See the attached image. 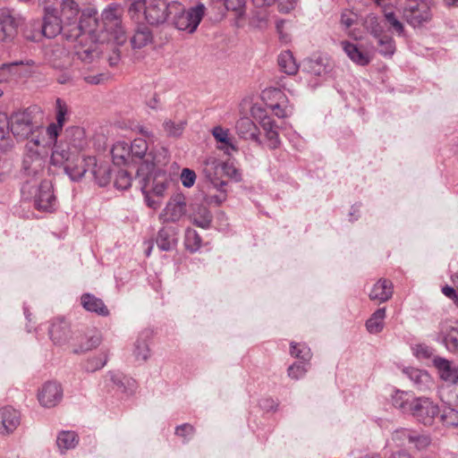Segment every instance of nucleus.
I'll use <instances>...</instances> for the list:
<instances>
[{
	"instance_id": "nucleus-1",
	"label": "nucleus",
	"mask_w": 458,
	"mask_h": 458,
	"mask_svg": "<svg viewBox=\"0 0 458 458\" xmlns=\"http://www.w3.org/2000/svg\"><path fill=\"white\" fill-rule=\"evenodd\" d=\"M110 152L114 163H140L136 180L143 192L156 170L168 162V151L163 145H112Z\"/></svg>"
},
{
	"instance_id": "nucleus-2",
	"label": "nucleus",
	"mask_w": 458,
	"mask_h": 458,
	"mask_svg": "<svg viewBox=\"0 0 458 458\" xmlns=\"http://www.w3.org/2000/svg\"><path fill=\"white\" fill-rule=\"evenodd\" d=\"M237 151V145H217L216 150L205 159L203 173L216 190H222L227 184L220 178L222 173L235 182L242 180L240 171L230 162V157Z\"/></svg>"
},
{
	"instance_id": "nucleus-3",
	"label": "nucleus",
	"mask_w": 458,
	"mask_h": 458,
	"mask_svg": "<svg viewBox=\"0 0 458 458\" xmlns=\"http://www.w3.org/2000/svg\"><path fill=\"white\" fill-rule=\"evenodd\" d=\"M84 157L80 156L76 145H53L50 163L53 165L64 166L65 174L72 181H79L87 173L82 165Z\"/></svg>"
},
{
	"instance_id": "nucleus-4",
	"label": "nucleus",
	"mask_w": 458,
	"mask_h": 458,
	"mask_svg": "<svg viewBox=\"0 0 458 458\" xmlns=\"http://www.w3.org/2000/svg\"><path fill=\"white\" fill-rule=\"evenodd\" d=\"M181 10L182 4L178 1L164 2L161 0H137L129 7V13L132 18L143 11L146 21L151 25L165 22L174 10Z\"/></svg>"
},
{
	"instance_id": "nucleus-5",
	"label": "nucleus",
	"mask_w": 458,
	"mask_h": 458,
	"mask_svg": "<svg viewBox=\"0 0 458 458\" xmlns=\"http://www.w3.org/2000/svg\"><path fill=\"white\" fill-rule=\"evenodd\" d=\"M61 13L67 21V26L71 27L68 32H64V36L68 39H77L83 34L94 30L96 19L89 12L88 13L82 12L78 23L76 22L80 13V6L74 0H62Z\"/></svg>"
},
{
	"instance_id": "nucleus-6",
	"label": "nucleus",
	"mask_w": 458,
	"mask_h": 458,
	"mask_svg": "<svg viewBox=\"0 0 458 458\" xmlns=\"http://www.w3.org/2000/svg\"><path fill=\"white\" fill-rule=\"evenodd\" d=\"M21 192L24 199L33 200L34 207L39 211L52 212L56 208V198L50 181H43L38 187L26 182Z\"/></svg>"
},
{
	"instance_id": "nucleus-7",
	"label": "nucleus",
	"mask_w": 458,
	"mask_h": 458,
	"mask_svg": "<svg viewBox=\"0 0 458 458\" xmlns=\"http://www.w3.org/2000/svg\"><path fill=\"white\" fill-rule=\"evenodd\" d=\"M39 111V107L32 106L12 114L9 126L17 140L28 139L30 134L34 133L35 130L40 128L34 121L35 114Z\"/></svg>"
},
{
	"instance_id": "nucleus-8",
	"label": "nucleus",
	"mask_w": 458,
	"mask_h": 458,
	"mask_svg": "<svg viewBox=\"0 0 458 458\" xmlns=\"http://www.w3.org/2000/svg\"><path fill=\"white\" fill-rule=\"evenodd\" d=\"M204 13L205 6L203 4H199L187 11L182 4V9L174 10V14L171 17L177 30L192 33L197 30Z\"/></svg>"
},
{
	"instance_id": "nucleus-9",
	"label": "nucleus",
	"mask_w": 458,
	"mask_h": 458,
	"mask_svg": "<svg viewBox=\"0 0 458 458\" xmlns=\"http://www.w3.org/2000/svg\"><path fill=\"white\" fill-rule=\"evenodd\" d=\"M48 149L45 145H30L27 148L22 159L21 172L27 176H36L45 167Z\"/></svg>"
},
{
	"instance_id": "nucleus-10",
	"label": "nucleus",
	"mask_w": 458,
	"mask_h": 458,
	"mask_svg": "<svg viewBox=\"0 0 458 458\" xmlns=\"http://www.w3.org/2000/svg\"><path fill=\"white\" fill-rule=\"evenodd\" d=\"M417 421L430 426L433 424L436 417L440 413L437 404L428 397H417L413 399V403L410 412Z\"/></svg>"
},
{
	"instance_id": "nucleus-11",
	"label": "nucleus",
	"mask_w": 458,
	"mask_h": 458,
	"mask_svg": "<svg viewBox=\"0 0 458 458\" xmlns=\"http://www.w3.org/2000/svg\"><path fill=\"white\" fill-rule=\"evenodd\" d=\"M401 9L404 20L413 28L421 26L430 19V10L423 2L411 0L401 4Z\"/></svg>"
},
{
	"instance_id": "nucleus-12",
	"label": "nucleus",
	"mask_w": 458,
	"mask_h": 458,
	"mask_svg": "<svg viewBox=\"0 0 458 458\" xmlns=\"http://www.w3.org/2000/svg\"><path fill=\"white\" fill-rule=\"evenodd\" d=\"M262 98L264 100H275V102L267 103V106L278 118H285L293 114V106L289 104V100L284 92L276 88L267 89L263 91Z\"/></svg>"
},
{
	"instance_id": "nucleus-13",
	"label": "nucleus",
	"mask_w": 458,
	"mask_h": 458,
	"mask_svg": "<svg viewBox=\"0 0 458 458\" xmlns=\"http://www.w3.org/2000/svg\"><path fill=\"white\" fill-rule=\"evenodd\" d=\"M186 212L185 197L182 193L173 195L159 215L163 223L177 222Z\"/></svg>"
},
{
	"instance_id": "nucleus-14",
	"label": "nucleus",
	"mask_w": 458,
	"mask_h": 458,
	"mask_svg": "<svg viewBox=\"0 0 458 458\" xmlns=\"http://www.w3.org/2000/svg\"><path fill=\"white\" fill-rule=\"evenodd\" d=\"M62 399L63 388L57 382L49 381L45 383L38 393V400L45 408L56 406Z\"/></svg>"
},
{
	"instance_id": "nucleus-15",
	"label": "nucleus",
	"mask_w": 458,
	"mask_h": 458,
	"mask_svg": "<svg viewBox=\"0 0 458 458\" xmlns=\"http://www.w3.org/2000/svg\"><path fill=\"white\" fill-rule=\"evenodd\" d=\"M19 24L20 17L16 16L13 10L2 8L0 10V40H12L17 33Z\"/></svg>"
},
{
	"instance_id": "nucleus-16",
	"label": "nucleus",
	"mask_w": 458,
	"mask_h": 458,
	"mask_svg": "<svg viewBox=\"0 0 458 458\" xmlns=\"http://www.w3.org/2000/svg\"><path fill=\"white\" fill-rule=\"evenodd\" d=\"M87 172H90L96 182L104 187L110 182L111 180V167L107 163H98L95 157H84L82 164Z\"/></svg>"
},
{
	"instance_id": "nucleus-17",
	"label": "nucleus",
	"mask_w": 458,
	"mask_h": 458,
	"mask_svg": "<svg viewBox=\"0 0 458 458\" xmlns=\"http://www.w3.org/2000/svg\"><path fill=\"white\" fill-rule=\"evenodd\" d=\"M21 416L18 411L4 406L0 409V435L7 436L12 434L20 425Z\"/></svg>"
},
{
	"instance_id": "nucleus-18",
	"label": "nucleus",
	"mask_w": 458,
	"mask_h": 458,
	"mask_svg": "<svg viewBox=\"0 0 458 458\" xmlns=\"http://www.w3.org/2000/svg\"><path fill=\"white\" fill-rule=\"evenodd\" d=\"M49 336L55 344L63 345L67 344L72 338L69 323L63 318L54 320L49 328Z\"/></svg>"
},
{
	"instance_id": "nucleus-19",
	"label": "nucleus",
	"mask_w": 458,
	"mask_h": 458,
	"mask_svg": "<svg viewBox=\"0 0 458 458\" xmlns=\"http://www.w3.org/2000/svg\"><path fill=\"white\" fill-rule=\"evenodd\" d=\"M84 35L79 38V44L74 47V55L82 63L89 64L94 63L99 57V51L98 45L92 41L89 44H82Z\"/></svg>"
},
{
	"instance_id": "nucleus-20",
	"label": "nucleus",
	"mask_w": 458,
	"mask_h": 458,
	"mask_svg": "<svg viewBox=\"0 0 458 458\" xmlns=\"http://www.w3.org/2000/svg\"><path fill=\"white\" fill-rule=\"evenodd\" d=\"M122 9L117 4H111L102 12V19L107 29H114L116 34L123 32L122 29Z\"/></svg>"
},
{
	"instance_id": "nucleus-21",
	"label": "nucleus",
	"mask_w": 458,
	"mask_h": 458,
	"mask_svg": "<svg viewBox=\"0 0 458 458\" xmlns=\"http://www.w3.org/2000/svg\"><path fill=\"white\" fill-rule=\"evenodd\" d=\"M62 31L66 32L59 13L43 15L41 32L46 38H55Z\"/></svg>"
},
{
	"instance_id": "nucleus-22",
	"label": "nucleus",
	"mask_w": 458,
	"mask_h": 458,
	"mask_svg": "<svg viewBox=\"0 0 458 458\" xmlns=\"http://www.w3.org/2000/svg\"><path fill=\"white\" fill-rule=\"evenodd\" d=\"M152 337V331L149 329L142 330L134 344L133 355L139 361H146L150 356L149 340Z\"/></svg>"
},
{
	"instance_id": "nucleus-23",
	"label": "nucleus",
	"mask_w": 458,
	"mask_h": 458,
	"mask_svg": "<svg viewBox=\"0 0 458 458\" xmlns=\"http://www.w3.org/2000/svg\"><path fill=\"white\" fill-rule=\"evenodd\" d=\"M210 4L217 7H223L225 11L233 12L235 16V24L240 26V21L246 14V0H209Z\"/></svg>"
},
{
	"instance_id": "nucleus-24",
	"label": "nucleus",
	"mask_w": 458,
	"mask_h": 458,
	"mask_svg": "<svg viewBox=\"0 0 458 458\" xmlns=\"http://www.w3.org/2000/svg\"><path fill=\"white\" fill-rule=\"evenodd\" d=\"M236 132L242 140H253L259 142V130L250 118H241L236 123Z\"/></svg>"
},
{
	"instance_id": "nucleus-25",
	"label": "nucleus",
	"mask_w": 458,
	"mask_h": 458,
	"mask_svg": "<svg viewBox=\"0 0 458 458\" xmlns=\"http://www.w3.org/2000/svg\"><path fill=\"white\" fill-rule=\"evenodd\" d=\"M393 295V284L387 279H379L372 287L369 299L379 303L388 301Z\"/></svg>"
},
{
	"instance_id": "nucleus-26",
	"label": "nucleus",
	"mask_w": 458,
	"mask_h": 458,
	"mask_svg": "<svg viewBox=\"0 0 458 458\" xmlns=\"http://www.w3.org/2000/svg\"><path fill=\"white\" fill-rule=\"evenodd\" d=\"M341 46L344 53L354 64L366 66L370 63V56L366 52L360 50L356 44L344 40L341 42Z\"/></svg>"
},
{
	"instance_id": "nucleus-27",
	"label": "nucleus",
	"mask_w": 458,
	"mask_h": 458,
	"mask_svg": "<svg viewBox=\"0 0 458 458\" xmlns=\"http://www.w3.org/2000/svg\"><path fill=\"white\" fill-rule=\"evenodd\" d=\"M433 363L438 369L440 377L443 380L452 384H455L458 381V372L455 369L452 368L449 360L441 357H435Z\"/></svg>"
},
{
	"instance_id": "nucleus-28",
	"label": "nucleus",
	"mask_w": 458,
	"mask_h": 458,
	"mask_svg": "<svg viewBox=\"0 0 458 458\" xmlns=\"http://www.w3.org/2000/svg\"><path fill=\"white\" fill-rule=\"evenodd\" d=\"M81 305L86 310L95 312L100 316H107L109 314L108 309L103 301L95 295L85 293L81 296Z\"/></svg>"
},
{
	"instance_id": "nucleus-29",
	"label": "nucleus",
	"mask_w": 458,
	"mask_h": 458,
	"mask_svg": "<svg viewBox=\"0 0 458 458\" xmlns=\"http://www.w3.org/2000/svg\"><path fill=\"white\" fill-rule=\"evenodd\" d=\"M45 55L54 67L60 68L63 65V59L68 56V51L64 46L54 44L46 48Z\"/></svg>"
},
{
	"instance_id": "nucleus-30",
	"label": "nucleus",
	"mask_w": 458,
	"mask_h": 458,
	"mask_svg": "<svg viewBox=\"0 0 458 458\" xmlns=\"http://www.w3.org/2000/svg\"><path fill=\"white\" fill-rule=\"evenodd\" d=\"M212 215L205 206H198L191 215L192 223L202 229H208L212 223Z\"/></svg>"
},
{
	"instance_id": "nucleus-31",
	"label": "nucleus",
	"mask_w": 458,
	"mask_h": 458,
	"mask_svg": "<svg viewBox=\"0 0 458 458\" xmlns=\"http://www.w3.org/2000/svg\"><path fill=\"white\" fill-rule=\"evenodd\" d=\"M157 245L164 251L171 250L176 244V239L172 228H162L157 236Z\"/></svg>"
},
{
	"instance_id": "nucleus-32",
	"label": "nucleus",
	"mask_w": 458,
	"mask_h": 458,
	"mask_svg": "<svg viewBox=\"0 0 458 458\" xmlns=\"http://www.w3.org/2000/svg\"><path fill=\"white\" fill-rule=\"evenodd\" d=\"M259 118V123L265 132L267 140L274 143H280L278 128L276 122L267 114L260 115Z\"/></svg>"
},
{
	"instance_id": "nucleus-33",
	"label": "nucleus",
	"mask_w": 458,
	"mask_h": 458,
	"mask_svg": "<svg viewBox=\"0 0 458 458\" xmlns=\"http://www.w3.org/2000/svg\"><path fill=\"white\" fill-rule=\"evenodd\" d=\"M78 443L79 438L74 431H62L58 434L56 438V445L61 453L75 448Z\"/></svg>"
},
{
	"instance_id": "nucleus-34",
	"label": "nucleus",
	"mask_w": 458,
	"mask_h": 458,
	"mask_svg": "<svg viewBox=\"0 0 458 458\" xmlns=\"http://www.w3.org/2000/svg\"><path fill=\"white\" fill-rule=\"evenodd\" d=\"M415 398L407 392L397 390L392 396V403L403 412L409 413Z\"/></svg>"
},
{
	"instance_id": "nucleus-35",
	"label": "nucleus",
	"mask_w": 458,
	"mask_h": 458,
	"mask_svg": "<svg viewBox=\"0 0 458 458\" xmlns=\"http://www.w3.org/2000/svg\"><path fill=\"white\" fill-rule=\"evenodd\" d=\"M152 41V33L147 26H139L131 38L133 48H142Z\"/></svg>"
},
{
	"instance_id": "nucleus-36",
	"label": "nucleus",
	"mask_w": 458,
	"mask_h": 458,
	"mask_svg": "<svg viewBox=\"0 0 458 458\" xmlns=\"http://www.w3.org/2000/svg\"><path fill=\"white\" fill-rule=\"evenodd\" d=\"M35 62L31 59L3 64L0 65V74L3 75V78L0 79V81H7L12 75L18 73V71L16 70L17 67L22 65L33 66Z\"/></svg>"
},
{
	"instance_id": "nucleus-37",
	"label": "nucleus",
	"mask_w": 458,
	"mask_h": 458,
	"mask_svg": "<svg viewBox=\"0 0 458 458\" xmlns=\"http://www.w3.org/2000/svg\"><path fill=\"white\" fill-rule=\"evenodd\" d=\"M386 308L377 309L366 322L367 330L370 334H377L384 328Z\"/></svg>"
},
{
	"instance_id": "nucleus-38",
	"label": "nucleus",
	"mask_w": 458,
	"mask_h": 458,
	"mask_svg": "<svg viewBox=\"0 0 458 458\" xmlns=\"http://www.w3.org/2000/svg\"><path fill=\"white\" fill-rule=\"evenodd\" d=\"M278 65L282 72L288 75L295 74L298 71V64L289 50L284 51L278 55Z\"/></svg>"
},
{
	"instance_id": "nucleus-39",
	"label": "nucleus",
	"mask_w": 458,
	"mask_h": 458,
	"mask_svg": "<svg viewBox=\"0 0 458 458\" xmlns=\"http://www.w3.org/2000/svg\"><path fill=\"white\" fill-rule=\"evenodd\" d=\"M444 335V343L446 348L451 352L458 351V329L451 325L442 327Z\"/></svg>"
},
{
	"instance_id": "nucleus-40",
	"label": "nucleus",
	"mask_w": 458,
	"mask_h": 458,
	"mask_svg": "<svg viewBox=\"0 0 458 458\" xmlns=\"http://www.w3.org/2000/svg\"><path fill=\"white\" fill-rule=\"evenodd\" d=\"M186 124L185 120L173 121L166 119L163 123V129L168 137L176 139L182 134Z\"/></svg>"
},
{
	"instance_id": "nucleus-41",
	"label": "nucleus",
	"mask_w": 458,
	"mask_h": 458,
	"mask_svg": "<svg viewBox=\"0 0 458 458\" xmlns=\"http://www.w3.org/2000/svg\"><path fill=\"white\" fill-rule=\"evenodd\" d=\"M363 25L367 31L375 38H378L384 35V27L379 22L377 16L374 13H369L366 16Z\"/></svg>"
},
{
	"instance_id": "nucleus-42",
	"label": "nucleus",
	"mask_w": 458,
	"mask_h": 458,
	"mask_svg": "<svg viewBox=\"0 0 458 458\" xmlns=\"http://www.w3.org/2000/svg\"><path fill=\"white\" fill-rule=\"evenodd\" d=\"M290 354L305 362H310L312 358V352L307 344L294 342L290 344Z\"/></svg>"
},
{
	"instance_id": "nucleus-43",
	"label": "nucleus",
	"mask_w": 458,
	"mask_h": 458,
	"mask_svg": "<svg viewBox=\"0 0 458 458\" xmlns=\"http://www.w3.org/2000/svg\"><path fill=\"white\" fill-rule=\"evenodd\" d=\"M412 440V430L408 428H398L392 433L391 441L398 447H411Z\"/></svg>"
},
{
	"instance_id": "nucleus-44",
	"label": "nucleus",
	"mask_w": 458,
	"mask_h": 458,
	"mask_svg": "<svg viewBox=\"0 0 458 458\" xmlns=\"http://www.w3.org/2000/svg\"><path fill=\"white\" fill-rule=\"evenodd\" d=\"M379 46V54L385 57L391 58L396 50L394 39L388 35H382L377 38Z\"/></svg>"
},
{
	"instance_id": "nucleus-45",
	"label": "nucleus",
	"mask_w": 458,
	"mask_h": 458,
	"mask_svg": "<svg viewBox=\"0 0 458 458\" xmlns=\"http://www.w3.org/2000/svg\"><path fill=\"white\" fill-rule=\"evenodd\" d=\"M310 365V362H305L302 360L294 362L287 369L288 377L294 380L302 378L309 370Z\"/></svg>"
},
{
	"instance_id": "nucleus-46",
	"label": "nucleus",
	"mask_w": 458,
	"mask_h": 458,
	"mask_svg": "<svg viewBox=\"0 0 458 458\" xmlns=\"http://www.w3.org/2000/svg\"><path fill=\"white\" fill-rule=\"evenodd\" d=\"M405 373L419 387H421L423 385H426L429 381V375L423 370L410 368L405 370Z\"/></svg>"
},
{
	"instance_id": "nucleus-47",
	"label": "nucleus",
	"mask_w": 458,
	"mask_h": 458,
	"mask_svg": "<svg viewBox=\"0 0 458 458\" xmlns=\"http://www.w3.org/2000/svg\"><path fill=\"white\" fill-rule=\"evenodd\" d=\"M440 414V420L445 426L456 427L458 426V411L445 407Z\"/></svg>"
},
{
	"instance_id": "nucleus-48",
	"label": "nucleus",
	"mask_w": 458,
	"mask_h": 458,
	"mask_svg": "<svg viewBox=\"0 0 458 458\" xmlns=\"http://www.w3.org/2000/svg\"><path fill=\"white\" fill-rule=\"evenodd\" d=\"M64 136L68 143L81 142L84 140L85 131L80 126H71L65 130Z\"/></svg>"
},
{
	"instance_id": "nucleus-49",
	"label": "nucleus",
	"mask_w": 458,
	"mask_h": 458,
	"mask_svg": "<svg viewBox=\"0 0 458 458\" xmlns=\"http://www.w3.org/2000/svg\"><path fill=\"white\" fill-rule=\"evenodd\" d=\"M201 244V238L193 229H188L185 233V246L191 251H196Z\"/></svg>"
},
{
	"instance_id": "nucleus-50",
	"label": "nucleus",
	"mask_w": 458,
	"mask_h": 458,
	"mask_svg": "<svg viewBox=\"0 0 458 458\" xmlns=\"http://www.w3.org/2000/svg\"><path fill=\"white\" fill-rule=\"evenodd\" d=\"M107 360V356L105 353H101L98 357H93L91 359H89L85 365L84 369L88 372H94L100 369H102Z\"/></svg>"
},
{
	"instance_id": "nucleus-51",
	"label": "nucleus",
	"mask_w": 458,
	"mask_h": 458,
	"mask_svg": "<svg viewBox=\"0 0 458 458\" xmlns=\"http://www.w3.org/2000/svg\"><path fill=\"white\" fill-rule=\"evenodd\" d=\"M131 185V178L125 170H119L115 174L114 186L119 190H127Z\"/></svg>"
},
{
	"instance_id": "nucleus-52",
	"label": "nucleus",
	"mask_w": 458,
	"mask_h": 458,
	"mask_svg": "<svg viewBox=\"0 0 458 458\" xmlns=\"http://www.w3.org/2000/svg\"><path fill=\"white\" fill-rule=\"evenodd\" d=\"M431 443V439L428 436L419 434L412 430V440H411V447H414L418 450H422L428 447Z\"/></svg>"
},
{
	"instance_id": "nucleus-53",
	"label": "nucleus",
	"mask_w": 458,
	"mask_h": 458,
	"mask_svg": "<svg viewBox=\"0 0 458 458\" xmlns=\"http://www.w3.org/2000/svg\"><path fill=\"white\" fill-rule=\"evenodd\" d=\"M384 16L387 23L393 28V30L397 33L398 36L404 35V26L397 19L394 12H386Z\"/></svg>"
},
{
	"instance_id": "nucleus-54",
	"label": "nucleus",
	"mask_w": 458,
	"mask_h": 458,
	"mask_svg": "<svg viewBox=\"0 0 458 458\" xmlns=\"http://www.w3.org/2000/svg\"><path fill=\"white\" fill-rule=\"evenodd\" d=\"M211 133L217 143H231L230 131L228 129L217 125L212 128Z\"/></svg>"
},
{
	"instance_id": "nucleus-55",
	"label": "nucleus",
	"mask_w": 458,
	"mask_h": 458,
	"mask_svg": "<svg viewBox=\"0 0 458 458\" xmlns=\"http://www.w3.org/2000/svg\"><path fill=\"white\" fill-rule=\"evenodd\" d=\"M304 68L310 73L315 76H322L327 71L326 67L318 60H309L305 64Z\"/></svg>"
},
{
	"instance_id": "nucleus-56",
	"label": "nucleus",
	"mask_w": 458,
	"mask_h": 458,
	"mask_svg": "<svg viewBox=\"0 0 458 458\" xmlns=\"http://www.w3.org/2000/svg\"><path fill=\"white\" fill-rule=\"evenodd\" d=\"M55 108H56V123L60 126H64L65 122V115L67 114L68 108L65 102L61 99L57 98L55 101Z\"/></svg>"
},
{
	"instance_id": "nucleus-57",
	"label": "nucleus",
	"mask_w": 458,
	"mask_h": 458,
	"mask_svg": "<svg viewBox=\"0 0 458 458\" xmlns=\"http://www.w3.org/2000/svg\"><path fill=\"white\" fill-rule=\"evenodd\" d=\"M196 181V174L193 170L183 168L181 173V182L186 188L193 186Z\"/></svg>"
},
{
	"instance_id": "nucleus-58",
	"label": "nucleus",
	"mask_w": 458,
	"mask_h": 458,
	"mask_svg": "<svg viewBox=\"0 0 458 458\" xmlns=\"http://www.w3.org/2000/svg\"><path fill=\"white\" fill-rule=\"evenodd\" d=\"M39 6L43 9V15L58 13V0H38Z\"/></svg>"
},
{
	"instance_id": "nucleus-59",
	"label": "nucleus",
	"mask_w": 458,
	"mask_h": 458,
	"mask_svg": "<svg viewBox=\"0 0 458 458\" xmlns=\"http://www.w3.org/2000/svg\"><path fill=\"white\" fill-rule=\"evenodd\" d=\"M100 342H101L100 336L98 335H95L91 336L87 341L86 344H82L79 350L75 349L73 352H74V353L88 352L89 350H92L93 348L98 347L100 344Z\"/></svg>"
},
{
	"instance_id": "nucleus-60",
	"label": "nucleus",
	"mask_w": 458,
	"mask_h": 458,
	"mask_svg": "<svg viewBox=\"0 0 458 458\" xmlns=\"http://www.w3.org/2000/svg\"><path fill=\"white\" fill-rule=\"evenodd\" d=\"M357 20V14L349 11L344 10L341 13V24L344 26L345 29L350 28L352 25H353L356 22Z\"/></svg>"
},
{
	"instance_id": "nucleus-61",
	"label": "nucleus",
	"mask_w": 458,
	"mask_h": 458,
	"mask_svg": "<svg viewBox=\"0 0 458 458\" xmlns=\"http://www.w3.org/2000/svg\"><path fill=\"white\" fill-rule=\"evenodd\" d=\"M414 354L420 359H428L433 355V350L426 344H417L413 348Z\"/></svg>"
},
{
	"instance_id": "nucleus-62",
	"label": "nucleus",
	"mask_w": 458,
	"mask_h": 458,
	"mask_svg": "<svg viewBox=\"0 0 458 458\" xmlns=\"http://www.w3.org/2000/svg\"><path fill=\"white\" fill-rule=\"evenodd\" d=\"M77 78L75 72L70 70L62 71L56 77V81L60 84H68L74 81Z\"/></svg>"
},
{
	"instance_id": "nucleus-63",
	"label": "nucleus",
	"mask_w": 458,
	"mask_h": 458,
	"mask_svg": "<svg viewBox=\"0 0 458 458\" xmlns=\"http://www.w3.org/2000/svg\"><path fill=\"white\" fill-rule=\"evenodd\" d=\"M62 128H63L62 126L58 125L55 123H52L47 127V129H46L47 134L49 140H53L54 143H56L57 137H58L59 132L61 131Z\"/></svg>"
},
{
	"instance_id": "nucleus-64",
	"label": "nucleus",
	"mask_w": 458,
	"mask_h": 458,
	"mask_svg": "<svg viewBox=\"0 0 458 458\" xmlns=\"http://www.w3.org/2000/svg\"><path fill=\"white\" fill-rule=\"evenodd\" d=\"M194 428L188 423L180 425L175 428V434L180 437H186L188 435L193 434Z\"/></svg>"
}]
</instances>
